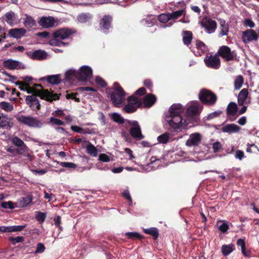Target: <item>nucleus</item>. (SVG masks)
<instances>
[{
    "label": "nucleus",
    "instance_id": "cd10ccee",
    "mask_svg": "<svg viewBox=\"0 0 259 259\" xmlns=\"http://www.w3.org/2000/svg\"><path fill=\"white\" fill-rule=\"evenodd\" d=\"M144 232L152 236L154 240H156L159 236V230L157 228L151 227L144 230Z\"/></svg>",
    "mask_w": 259,
    "mask_h": 259
},
{
    "label": "nucleus",
    "instance_id": "9d476101",
    "mask_svg": "<svg viewBox=\"0 0 259 259\" xmlns=\"http://www.w3.org/2000/svg\"><path fill=\"white\" fill-rule=\"evenodd\" d=\"M134 163L132 166H127L125 168L127 170H136L140 172H149L153 170L154 164L155 163Z\"/></svg>",
    "mask_w": 259,
    "mask_h": 259
},
{
    "label": "nucleus",
    "instance_id": "864d4df0",
    "mask_svg": "<svg viewBox=\"0 0 259 259\" xmlns=\"http://www.w3.org/2000/svg\"><path fill=\"white\" fill-rule=\"evenodd\" d=\"M71 129L74 132L80 133V134H88L90 133L88 132L84 131V130L82 127L77 125H72Z\"/></svg>",
    "mask_w": 259,
    "mask_h": 259
},
{
    "label": "nucleus",
    "instance_id": "6e6552de",
    "mask_svg": "<svg viewBox=\"0 0 259 259\" xmlns=\"http://www.w3.org/2000/svg\"><path fill=\"white\" fill-rule=\"evenodd\" d=\"M16 118L19 122L31 127H40L42 125L40 120L30 116L18 115Z\"/></svg>",
    "mask_w": 259,
    "mask_h": 259
},
{
    "label": "nucleus",
    "instance_id": "473e14b6",
    "mask_svg": "<svg viewBox=\"0 0 259 259\" xmlns=\"http://www.w3.org/2000/svg\"><path fill=\"white\" fill-rule=\"evenodd\" d=\"M47 81L51 84H58L61 82V75L60 74L49 75L47 77Z\"/></svg>",
    "mask_w": 259,
    "mask_h": 259
},
{
    "label": "nucleus",
    "instance_id": "4be33fe9",
    "mask_svg": "<svg viewBox=\"0 0 259 259\" xmlns=\"http://www.w3.org/2000/svg\"><path fill=\"white\" fill-rule=\"evenodd\" d=\"M241 128L234 123L228 124L222 127V132L229 134L239 132Z\"/></svg>",
    "mask_w": 259,
    "mask_h": 259
},
{
    "label": "nucleus",
    "instance_id": "aec40b11",
    "mask_svg": "<svg viewBox=\"0 0 259 259\" xmlns=\"http://www.w3.org/2000/svg\"><path fill=\"white\" fill-rule=\"evenodd\" d=\"M55 19L53 17H42L38 23L40 26L44 28H50L53 27L55 24Z\"/></svg>",
    "mask_w": 259,
    "mask_h": 259
},
{
    "label": "nucleus",
    "instance_id": "2f4dec72",
    "mask_svg": "<svg viewBox=\"0 0 259 259\" xmlns=\"http://www.w3.org/2000/svg\"><path fill=\"white\" fill-rule=\"evenodd\" d=\"M127 102L128 103L135 105L137 107L140 108L142 106L141 100L138 99L135 95H132L128 97Z\"/></svg>",
    "mask_w": 259,
    "mask_h": 259
},
{
    "label": "nucleus",
    "instance_id": "f257e3e1",
    "mask_svg": "<svg viewBox=\"0 0 259 259\" xmlns=\"http://www.w3.org/2000/svg\"><path fill=\"white\" fill-rule=\"evenodd\" d=\"M184 108L181 104H173L169 109L168 116H166V121L169 126L175 130L180 129L183 126H186L188 122L183 119L181 114L184 112Z\"/></svg>",
    "mask_w": 259,
    "mask_h": 259
},
{
    "label": "nucleus",
    "instance_id": "e2e57ef3",
    "mask_svg": "<svg viewBox=\"0 0 259 259\" xmlns=\"http://www.w3.org/2000/svg\"><path fill=\"white\" fill-rule=\"evenodd\" d=\"M50 122L53 124L62 125H64V123L63 121L61 120L60 119L55 118L54 117H51L50 119Z\"/></svg>",
    "mask_w": 259,
    "mask_h": 259
},
{
    "label": "nucleus",
    "instance_id": "8fccbe9b",
    "mask_svg": "<svg viewBox=\"0 0 259 259\" xmlns=\"http://www.w3.org/2000/svg\"><path fill=\"white\" fill-rule=\"evenodd\" d=\"M78 95V93H67L66 95V98L67 99H73L76 102H80V100L79 98H77V96Z\"/></svg>",
    "mask_w": 259,
    "mask_h": 259
},
{
    "label": "nucleus",
    "instance_id": "a18cd8bd",
    "mask_svg": "<svg viewBox=\"0 0 259 259\" xmlns=\"http://www.w3.org/2000/svg\"><path fill=\"white\" fill-rule=\"evenodd\" d=\"M169 139V134L168 133L163 134L157 138L158 141L162 144L166 143Z\"/></svg>",
    "mask_w": 259,
    "mask_h": 259
},
{
    "label": "nucleus",
    "instance_id": "09e8293b",
    "mask_svg": "<svg viewBox=\"0 0 259 259\" xmlns=\"http://www.w3.org/2000/svg\"><path fill=\"white\" fill-rule=\"evenodd\" d=\"M47 217V214L45 212H42L40 211L36 212V215L35 216L36 220L39 223H43Z\"/></svg>",
    "mask_w": 259,
    "mask_h": 259
},
{
    "label": "nucleus",
    "instance_id": "338daca9",
    "mask_svg": "<svg viewBox=\"0 0 259 259\" xmlns=\"http://www.w3.org/2000/svg\"><path fill=\"white\" fill-rule=\"evenodd\" d=\"M59 164V163H58ZM63 167L75 168L76 165L74 163H59Z\"/></svg>",
    "mask_w": 259,
    "mask_h": 259
},
{
    "label": "nucleus",
    "instance_id": "e433bc0d",
    "mask_svg": "<svg viewBox=\"0 0 259 259\" xmlns=\"http://www.w3.org/2000/svg\"><path fill=\"white\" fill-rule=\"evenodd\" d=\"M49 44L51 46L59 47H61L62 46H64L68 44V43L63 42L60 38H56L55 37L49 40Z\"/></svg>",
    "mask_w": 259,
    "mask_h": 259
},
{
    "label": "nucleus",
    "instance_id": "5fc2aeb1",
    "mask_svg": "<svg viewBox=\"0 0 259 259\" xmlns=\"http://www.w3.org/2000/svg\"><path fill=\"white\" fill-rule=\"evenodd\" d=\"M243 24L245 27H249L250 28H253L255 26V24L253 21L249 18L245 19Z\"/></svg>",
    "mask_w": 259,
    "mask_h": 259
},
{
    "label": "nucleus",
    "instance_id": "a878e982",
    "mask_svg": "<svg viewBox=\"0 0 259 259\" xmlns=\"http://www.w3.org/2000/svg\"><path fill=\"white\" fill-rule=\"evenodd\" d=\"M47 54L44 51L41 50H36L32 53L31 58L33 59L41 60L47 58Z\"/></svg>",
    "mask_w": 259,
    "mask_h": 259
},
{
    "label": "nucleus",
    "instance_id": "c03bdc74",
    "mask_svg": "<svg viewBox=\"0 0 259 259\" xmlns=\"http://www.w3.org/2000/svg\"><path fill=\"white\" fill-rule=\"evenodd\" d=\"M137 108H138V107H137L135 105L131 104L128 103L124 107V111L127 113H132L136 112Z\"/></svg>",
    "mask_w": 259,
    "mask_h": 259
},
{
    "label": "nucleus",
    "instance_id": "423d86ee",
    "mask_svg": "<svg viewBox=\"0 0 259 259\" xmlns=\"http://www.w3.org/2000/svg\"><path fill=\"white\" fill-rule=\"evenodd\" d=\"M202 108L203 106L197 101L193 102L187 109L186 112L187 118L193 121L197 122Z\"/></svg>",
    "mask_w": 259,
    "mask_h": 259
},
{
    "label": "nucleus",
    "instance_id": "f704fd0d",
    "mask_svg": "<svg viewBox=\"0 0 259 259\" xmlns=\"http://www.w3.org/2000/svg\"><path fill=\"white\" fill-rule=\"evenodd\" d=\"M185 14V8L179 10L178 11H174L171 13H169V17L171 20H176L180 18L183 15Z\"/></svg>",
    "mask_w": 259,
    "mask_h": 259
},
{
    "label": "nucleus",
    "instance_id": "3c124183",
    "mask_svg": "<svg viewBox=\"0 0 259 259\" xmlns=\"http://www.w3.org/2000/svg\"><path fill=\"white\" fill-rule=\"evenodd\" d=\"M196 48L198 50L202 52H205L207 50V47L205 44L201 40H197L196 43Z\"/></svg>",
    "mask_w": 259,
    "mask_h": 259
},
{
    "label": "nucleus",
    "instance_id": "de8ad7c7",
    "mask_svg": "<svg viewBox=\"0 0 259 259\" xmlns=\"http://www.w3.org/2000/svg\"><path fill=\"white\" fill-rule=\"evenodd\" d=\"M8 239L13 245H15L18 243L23 242L24 241V238L23 236H17L16 237H10Z\"/></svg>",
    "mask_w": 259,
    "mask_h": 259
},
{
    "label": "nucleus",
    "instance_id": "79ce46f5",
    "mask_svg": "<svg viewBox=\"0 0 259 259\" xmlns=\"http://www.w3.org/2000/svg\"><path fill=\"white\" fill-rule=\"evenodd\" d=\"M1 108L7 112H10L13 109V105L11 103L2 102L0 103Z\"/></svg>",
    "mask_w": 259,
    "mask_h": 259
},
{
    "label": "nucleus",
    "instance_id": "5701e85b",
    "mask_svg": "<svg viewBox=\"0 0 259 259\" xmlns=\"http://www.w3.org/2000/svg\"><path fill=\"white\" fill-rule=\"evenodd\" d=\"M156 97L152 94H147L143 98V104L146 107H151L156 102Z\"/></svg>",
    "mask_w": 259,
    "mask_h": 259
},
{
    "label": "nucleus",
    "instance_id": "f3484780",
    "mask_svg": "<svg viewBox=\"0 0 259 259\" xmlns=\"http://www.w3.org/2000/svg\"><path fill=\"white\" fill-rule=\"evenodd\" d=\"M37 96H28L26 98V103L33 111H36L40 109V104Z\"/></svg>",
    "mask_w": 259,
    "mask_h": 259
},
{
    "label": "nucleus",
    "instance_id": "6ab92c4d",
    "mask_svg": "<svg viewBox=\"0 0 259 259\" xmlns=\"http://www.w3.org/2000/svg\"><path fill=\"white\" fill-rule=\"evenodd\" d=\"M201 140V137L199 133H194L190 136L189 139L186 141L188 146H196L198 145Z\"/></svg>",
    "mask_w": 259,
    "mask_h": 259
},
{
    "label": "nucleus",
    "instance_id": "412c9836",
    "mask_svg": "<svg viewBox=\"0 0 259 259\" xmlns=\"http://www.w3.org/2000/svg\"><path fill=\"white\" fill-rule=\"evenodd\" d=\"M26 33V30L23 28H12L9 30V36L17 39L21 38Z\"/></svg>",
    "mask_w": 259,
    "mask_h": 259
},
{
    "label": "nucleus",
    "instance_id": "ea45409f",
    "mask_svg": "<svg viewBox=\"0 0 259 259\" xmlns=\"http://www.w3.org/2000/svg\"><path fill=\"white\" fill-rule=\"evenodd\" d=\"M87 151L92 156L96 157L97 156L98 151L97 148L91 143L87 146Z\"/></svg>",
    "mask_w": 259,
    "mask_h": 259
},
{
    "label": "nucleus",
    "instance_id": "393cba45",
    "mask_svg": "<svg viewBox=\"0 0 259 259\" xmlns=\"http://www.w3.org/2000/svg\"><path fill=\"white\" fill-rule=\"evenodd\" d=\"M183 42L184 45L189 46L192 42L193 38V33L190 31L185 30L182 32Z\"/></svg>",
    "mask_w": 259,
    "mask_h": 259
},
{
    "label": "nucleus",
    "instance_id": "052dcab7",
    "mask_svg": "<svg viewBox=\"0 0 259 259\" xmlns=\"http://www.w3.org/2000/svg\"><path fill=\"white\" fill-rule=\"evenodd\" d=\"M99 160L102 162H109L110 160H113L110 159V157L106 154H101L99 156Z\"/></svg>",
    "mask_w": 259,
    "mask_h": 259
},
{
    "label": "nucleus",
    "instance_id": "a211bd4d",
    "mask_svg": "<svg viewBox=\"0 0 259 259\" xmlns=\"http://www.w3.org/2000/svg\"><path fill=\"white\" fill-rule=\"evenodd\" d=\"M12 143L16 146L19 147L18 152L23 154L27 152L28 148L24 142L17 137H15L12 139Z\"/></svg>",
    "mask_w": 259,
    "mask_h": 259
},
{
    "label": "nucleus",
    "instance_id": "7c9ffc66",
    "mask_svg": "<svg viewBox=\"0 0 259 259\" xmlns=\"http://www.w3.org/2000/svg\"><path fill=\"white\" fill-rule=\"evenodd\" d=\"M235 249L234 244L223 245L222 247V252L224 256H227Z\"/></svg>",
    "mask_w": 259,
    "mask_h": 259
},
{
    "label": "nucleus",
    "instance_id": "603ef678",
    "mask_svg": "<svg viewBox=\"0 0 259 259\" xmlns=\"http://www.w3.org/2000/svg\"><path fill=\"white\" fill-rule=\"evenodd\" d=\"M1 205L3 208H9L10 209H13L15 208L14 203L11 201L2 202Z\"/></svg>",
    "mask_w": 259,
    "mask_h": 259
},
{
    "label": "nucleus",
    "instance_id": "39448f33",
    "mask_svg": "<svg viewBox=\"0 0 259 259\" xmlns=\"http://www.w3.org/2000/svg\"><path fill=\"white\" fill-rule=\"evenodd\" d=\"M114 92L110 94L111 100L116 107H119L122 103L125 96V92L118 83L114 84Z\"/></svg>",
    "mask_w": 259,
    "mask_h": 259
},
{
    "label": "nucleus",
    "instance_id": "4d7b16f0",
    "mask_svg": "<svg viewBox=\"0 0 259 259\" xmlns=\"http://www.w3.org/2000/svg\"><path fill=\"white\" fill-rule=\"evenodd\" d=\"M26 227L25 225L12 226H11V232H20Z\"/></svg>",
    "mask_w": 259,
    "mask_h": 259
},
{
    "label": "nucleus",
    "instance_id": "c756f323",
    "mask_svg": "<svg viewBox=\"0 0 259 259\" xmlns=\"http://www.w3.org/2000/svg\"><path fill=\"white\" fill-rule=\"evenodd\" d=\"M23 23L27 29L31 28L36 25L35 20L31 16L27 15H26V17L24 19Z\"/></svg>",
    "mask_w": 259,
    "mask_h": 259
},
{
    "label": "nucleus",
    "instance_id": "58836bf2",
    "mask_svg": "<svg viewBox=\"0 0 259 259\" xmlns=\"http://www.w3.org/2000/svg\"><path fill=\"white\" fill-rule=\"evenodd\" d=\"M32 198L31 196H27L22 197L20 199V204L22 207H26L30 203H31Z\"/></svg>",
    "mask_w": 259,
    "mask_h": 259
},
{
    "label": "nucleus",
    "instance_id": "37998d69",
    "mask_svg": "<svg viewBox=\"0 0 259 259\" xmlns=\"http://www.w3.org/2000/svg\"><path fill=\"white\" fill-rule=\"evenodd\" d=\"M243 83V78L242 75L237 76L234 81V88L236 90H239Z\"/></svg>",
    "mask_w": 259,
    "mask_h": 259
},
{
    "label": "nucleus",
    "instance_id": "4c0bfd02",
    "mask_svg": "<svg viewBox=\"0 0 259 259\" xmlns=\"http://www.w3.org/2000/svg\"><path fill=\"white\" fill-rule=\"evenodd\" d=\"M125 236L128 239L133 240L136 239L142 240L143 238V236L138 232H127L125 234Z\"/></svg>",
    "mask_w": 259,
    "mask_h": 259
},
{
    "label": "nucleus",
    "instance_id": "c9c22d12",
    "mask_svg": "<svg viewBox=\"0 0 259 259\" xmlns=\"http://www.w3.org/2000/svg\"><path fill=\"white\" fill-rule=\"evenodd\" d=\"M237 246L241 247V252L243 255L245 256H249L250 252L245 250V242L244 239L241 238L238 239L237 241Z\"/></svg>",
    "mask_w": 259,
    "mask_h": 259
},
{
    "label": "nucleus",
    "instance_id": "c85d7f7f",
    "mask_svg": "<svg viewBox=\"0 0 259 259\" xmlns=\"http://www.w3.org/2000/svg\"><path fill=\"white\" fill-rule=\"evenodd\" d=\"M238 110L237 104L234 102H231L229 104L227 108V114L229 116L235 115Z\"/></svg>",
    "mask_w": 259,
    "mask_h": 259
},
{
    "label": "nucleus",
    "instance_id": "ddd939ff",
    "mask_svg": "<svg viewBox=\"0 0 259 259\" xmlns=\"http://www.w3.org/2000/svg\"><path fill=\"white\" fill-rule=\"evenodd\" d=\"M201 25L205 28L206 32L211 33L215 31L217 23L211 18H204L201 22Z\"/></svg>",
    "mask_w": 259,
    "mask_h": 259
},
{
    "label": "nucleus",
    "instance_id": "bb28decb",
    "mask_svg": "<svg viewBox=\"0 0 259 259\" xmlns=\"http://www.w3.org/2000/svg\"><path fill=\"white\" fill-rule=\"evenodd\" d=\"M248 95L247 89H243L239 92L238 96V103L239 106H242L244 103Z\"/></svg>",
    "mask_w": 259,
    "mask_h": 259
},
{
    "label": "nucleus",
    "instance_id": "774afa93",
    "mask_svg": "<svg viewBox=\"0 0 259 259\" xmlns=\"http://www.w3.org/2000/svg\"><path fill=\"white\" fill-rule=\"evenodd\" d=\"M229 228V227L228 224L226 223H224L219 226V229L223 233H225L228 230Z\"/></svg>",
    "mask_w": 259,
    "mask_h": 259
},
{
    "label": "nucleus",
    "instance_id": "13d9d810",
    "mask_svg": "<svg viewBox=\"0 0 259 259\" xmlns=\"http://www.w3.org/2000/svg\"><path fill=\"white\" fill-rule=\"evenodd\" d=\"M15 16V14L13 12H8L5 14V17L6 18V22L8 23H11L13 19Z\"/></svg>",
    "mask_w": 259,
    "mask_h": 259
},
{
    "label": "nucleus",
    "instance_id": "f03ea898",
    "mask_svg": "<svg viewBox=\"0 0 259 259\" xmlns=\"http://www.w3.org/2000/svg\"><path fill=\"white\" fill-rule=\"evenodd\" d=\"M92 75L93 70L88 66H83L79 70L70 69L65 73L66 79L69 80L77 79L80 81H87L91 78Z\"/></svg>",
    "mask_w": 259,
    "mask_h": 259
},
{
    "label": "nucleus",
    "instance_id": "7ed1b4c3",
    "mask_svg": "<svg viewBox=\"0 0 259 259\" xmlns=\"http://www.w3.org/2000/svg\"><path fill=\"white\" fill-rule=\"evenodd\" d=\"M25 90L28 93L33 94L32 96L39 97L41 99L45 100L50 102L60 99L61 94L54 93V91L51 89L50 91L47 89L38 90L35 88H31L28 84V86H25Z\"/></svg>",
    "mask_w": 259,
    "mask_h": 259
},
{
    "label": "nucleus",
    "instance_id": "a19ab883",
    "mask_svg": "<svg viewBox=\"0 0 259 259\" xmlns=\"http://www.w3.org/2000/svg\"><path fill=\"white\" fill-rule=\"evenodd\" d=\"M111 119L115 122L122 124L124 122V119L118 113H113L111 115Z\"/></svg>",
    "mask_w": 259,
    "mask_h": 259
},
{
    "label": "nucleus",
    "instance_id": "4468645a",
    "mask_svg": "<svg viewBox=\"0 0 259 259\" xmlns=\"http://www.w3.org/2000/svg\"><path fill=\"white\" fill-rule=\"evenodd\" d=\"M76 31L74 29L68 28H63L58 29L53 33V37L59 38L61 40L68 38L72 34L75 33Z\"/></svg>",
    "mask_w": 259,
    "mask_h": 259
},
{
    "label": "nucleus",
    "instance_id": "20e7f679",
    "mask_svg": "<svg viewBox=\"0 0 259 259\" xmlns=\"http://www.w3.org/2000/svg\"><path fill=\"white\" fill-rule=\"evenodd\" d=\"M198 98L202 104L210 106L215 105L218 100V97L214 93L205 89L200 91Z\"/></svg>",
    "mask_w": 259,
    "mask_h": 259
},
{
    "label": "nucleus",
    "instance_id": "f8f14e48",
    "mask_svg": "<svg viewBox=\"0 0 259 259\" xmlns=\"http://www.w3.org/2000/svg\"><path fill=\"white\" fill-rule=\"evenodd\" d=\"M204 61L206 66L208 68L218 69L220 67V59L217 55L207 56Z\"/></svg>",
    "mask_w": 259,
    "mask_h": 259
},
{
    "label": "nucleus",
    "instance_id": "0eeeda50",
    "mask_svg": "<svg viewBox=\"0 0 259 259\" xmlns=\"http://www.w3.org/2000/svg\"><path fill=\"white\" fill-rule=\"evenodd\" d=\"M131 126L129 130L131 136L137 140H141L144 138V136L142 134L141 127L137 121L126 120L125 124V127Z\"/></svg>",
    "mask_w": 259,
    "mask_h": 259
},
{
    "label": "nucleus",
    "instance_id": "1a4fd4ad",
    "mask_svg": "<svg viewBox=\"0 0 259 259\" xmlns=\"http://www.w3.org/2000/svg\"><path fill=\"white\" fill-rule=\"evenodd\" d=\"M218 55L226 61H238L237 53L235 50L231 51L227 46H223L220 48L218 52Z\"/></svg>",
    "mask_w": 259,
    "mask_h": 259
},
{
    "label": "nucleus",
    "instance_id": "dca6fc26",
    "mask_svg": "<svg viewBox=\"0 0 259 259\" xmlns=\"http://www.w3.org/2000/svg\"><path fill=\"white\" fill-rule=\"evenodd\" d=\"M112 17L109 15H105L100 21L99 26L100 29L104 33L109 32V29L111 27Z\"/></svg>",
    "mask_w": 259,
    "mask_h": 259
},
{
    "label": "nucleus",
    "instance_id": "2eb2a0df",
    "mask_svg": "<svg viewBox=\"0 0 259 259\" xmlns=\"http://www.w3.org/2000/svg\"><path fill=\"white\" fill-rule=\"evenodd\" d=\"M3 66L6 68L10 70L24 69L25 68V65L22 62L12 59L4 61Z\"/></svg>",
    "mask_w": 259,
    "mask_h": 259
},
{
    "label": "nucleus",
    "instance_id": "49530a36",
    "mask_svg": "<svg viewBox=\"0 0 259 259\" xmlns=\"http://www.w3.org/2000/svg\"><path fill=\"white\" fill-rule=\"evenodd\" d=\"M169 15V13L161 14L158 16V20L161 23H166L171 20Z\"/></svg>",
    "mask_w": 259,
    "mask_h": 259
},
{
    "label": "nucleus",
    "instance_id": "9b49d317",
    "mask_svg": "<svg viewBox=\"0 0 259 259\" xmlns=\"http://www.w3.org/2000/svg\"><path fill=\"white\" fill-rule=\"evenodd\" d=\"M258 38V34L253 29H249L242 32V39L245 44L251 41H256Z\"/></svg>",
    "mask_w": 259,
    "mask_h": 259
},
{
    "label": "nucleus",
    "instance_id": "69168bd1",
    "mask_svg": "<svg viewBox=\"0 0 259 259\" xmlns=\"http://www.w3.org/2000/svg\"><path fill=\"white\" fill-rule=\"evenodd\" d=\"M235 157L236 158L241 160L243 157H244V152L240 150H237L235 153Z\"/></svg>",
    "mask_w": 259,
    "mask_h": 259
},
{
    "label": "nucleus",
    "instance_id": "6e6d98bb",
    "mask_svg": "<svg viewBox=\"0 0 259 259\" xmlns=\"http://www.w3.org/2000/svg\"><path fill=\"white\" fill-rule=\"evenodd\" d=\"M222 111L221 110L215 111L210 114H209L207 116V120H211L215 117H218L221 113Z\"/></svg>",
    "mask_w": 259,
    "mask_h": 259
},
{
    "label": "nucleus",
    "instance_id": "0e129e2a",
    "mask_svg": "<svg viewBox=\"0 0 259 259\" xmlns=\"http://www.w3.org/2000/svg\"><path fill=\"white\" fill-rule=\"evenodd\" d=\"M77 19L80 22L84 23L87 22L89 18L87 14H81L78 16Z\"/></svg>",
    "mask_w": 259,
    "mask_h": 259
},
{
    "label": "nucleus",
    "instance_id": "b1692460",
    "mask_svg": "<svg viewBox=\"0 0 259 259\" xmlns=\"http://www.w3.org/2000/svg\"><path fill=\"white\" fill-rule=\"evenodd\" d=\"M218 20L220 22V31L219 34L220 37H222L224 35H228L229 32V25L226 22L225 20L219 18Z\"/></svg>",
    "mask_w": 259,
    "mask_h": 259
},
{
    "label": "nucleus",
    "instance_id": "680f3d73",
    "mask_svg": "<svg viewBox=\"0 0 259 259\" xmlns=\"http://www.w3.org/2000/svg\"><path fill=\"white\" fill-rule=\"evenodd\" d=\"M46 247L44 244L38 243L37 244L36 249L35 251V253H42L45 250Z\"/></svg>",
    "mask_w": 259,
    "mask_h": 259
},
{
    "label": "nucleus",
    "instance_id": "72a5a7b5",
    "mask_svg": "<svg viewBox=\"0 0 259 259\" xmlns=\"http://www.w3.org/2000/svg\"><path fill=\"white\" fill-rule=\"evenodd\" d=\"M11 127L10 120L7 115L0 116V127Z\"/></svg>",
    "mask_w": 259,
    "mask_h": 259
},
{
    "label": "nucleus",
    "instance_id": "bf43d9fd",
    "mask_svg": "<svg viewBox=\"0 0 259 259\" xmlns=\"http://www.w3.org/2000/svg\"><path fill=\"white\" fill-rule=\"evenodd\" d=\"M96 83L101 87H106L107 85L105 81L100 77H97L96 78Z\"/></svg>",
    "mask_w": 259,
    "mask_h": 259
}]
</instances>
